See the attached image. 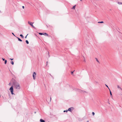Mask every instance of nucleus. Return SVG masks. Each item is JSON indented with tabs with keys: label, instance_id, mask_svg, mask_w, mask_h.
I'll return each instance as SVG.
<instances>
[{
	"label": "nucleus",
	"instance_id": "nucleus-1",
	"mask_svg": "<svg viewBox=\"0 0 122 122\" xmlns=\"http://www.w3.org/2000/svg\"><path fill=\"white\" fill-rule=\"evenodd\" d=\"M14 87L16 89H20V84L18 83H15L14 84Z\"/></svg>",
	"mask_w": 122,
	"mask_h": 122
},
{
	"label": "nucleus",
	"instance_id": "nucleus-2",
	"mask_svg": "<svg viewBox=\"0 0 122 122\" xmlns=\"http://www.w3.org/2000/svg\"><path fill=\"white\" fill-rule=\"evenodd\" d=\"M10 90L11 94H13V87L12 86L9 89Z\"/></svg>",
	"mask_w": 122,
	"mask_h": 122
},
{
	"label": "nucleus",
	"instance_id": "nucleus-3",
	"mask_svg": "<svg viewBox=\"0 0 122 122\" xmlns=\"http://www.w3.org/2000/svg\"><path fill=\"white\" fill-rule=\"evenodd\" d=\"M117 88L121 92H122V89L121 87L117 85Z\"/></svg>",
	"mask_w": 122,
	"mask_h": 122
},
{
	"label": "nucleus",
	"instance_id": "nucleus-4",
	"mask_svg": "<svg viewBox=\"0 0 122 122\" xmlns=\"http://www.w3.org/2000/svg\"><path fill=\"white\" fill-rule=\"evenodd\" d=\"M36 73L35 72H34L33 73V79L35 80L36 79Z\"/></svg>",
	"mask_w": 122,
	"mask_h": 122
},
{
	"label": "nucleus",
	"instance_id": "nucleus-5",
	"mask_svg": "<svg viewBox=\"0 0 122 122\" xmlns=\"http://www.w3.org/2000/svg\"><path fill=\"white\" fill-rule=\"evenodd\" d=\"M28 23L33 28H35V27L33 25L34 23H32L29 21L28 22Z\"/></svg>",
	"mask_w": 122,
	"mask_h": 122
},
{
	"label": "nucleus",
	"instance_id": "nucleus-6",
	"mask_svg": "<svg viewBox=\"0 0 122 122\" xmlns=\"http://www.w3.org/2000/svg\"><path fill=\"white\" fill-rule=\"evenodd\" d=\"M75 90L76 91H78V92H82V93H84V91H82V90H81L80 89H75Z\"/></svg>",
	"mask_w": 122,
	"mask_h": 122
},
{
	"label": "nucleus",
	"instance_id": "nucleus-7",
	"mask_svg": "<svg viewBox=\"0 0 122 122\" xmlns=\"http://www.w3.org/2000/svg\"><path fill=\"white\" fill-rule=\"evenodd\" d=\"M72 108V107H71V108H69L68 110H67V111H69L71 112V108Z\"/></svg>",
	"mask_w": 122,
	"mask_h": 122
},
{
	"label": "nucleus",
	"instance_id": "nucleus-8",
	"mask_svg": "<svg viewBox=\"0 0 122 122\" xmlns=\"http://www.w3.org/2000/svg\"><path fill=\"white\" fill-rule=\"evenodd\" d=\"M40 121L41 122H45V121L44 120L42 119H41L40 120Z\"/></svg>",
	"mask_w": 122,
	"mask_h": 122
},
{
	"label": "nucleus",
	"instance_id": "nucleus-9",
	"mask_svg": "<svg viewBox=\"0 0 122 122\" xmlns=\"http://www.w3.org/2000/svg\"><path fill=\"white\" fill-rule=\"evenodd\" d=\"M117 3L119 5H122V3L121 2H117Z\"/></svg>",
	"mask_w": 122,
	"mask_h": 122
},
{
	"label": "nucleus",
	"instance_id": "nucleus-10",
	"mask_svg": "<svg viewBox=\"0 0 122 122\" xmlns=\"http://www.w3.org/2000/svg\"><path fill=\"white\" fill-rule=\"evenodd\" d=\"M17 38H18L19 41H22V40L21 39H20V38H18V37H17Z\"/></svg>",
	"mask_w": 122,
	"mask_h": 122
},
{
	"label": "nucleus",
	"instance_id": "nucleus-11",
	"mask_svg": "<svg viewBox=\"0 0 122 122\" xmlns=\"http://www.w3.org/2000/svg\"><path fill=\"white\" fill-rule=\"evenodd\" d=\"M43 35H46L47 36H48V34L45 33H43Z\"/></svg>",
	"mask_w": 122,
	"mask_h": 122
},
{
	"label": "nucleus",
	"instance_id": "nucleus-12",
	"mask_svg": "<svg viewBox=\"0 0 122 122\" xmlns=\"http://www.w3.org/2000/svg\"><path fill=\"white\" fill-rule=\"evenodd\" d=\"M20 36L22 38H24V36L22 34H20Z\"/></svg>",
	"mask_w": 122,
	"mask_h": 122
},
{
	"label": "nucleus",
	"instance_id": "nucleus-13",
	"mask_svg": "<svg viewBox=\"0 0 122 122\" xmlns=\"http://www.w3.org/2000/svg\"><path fill=\"white\" fill-rule=\"evenodd\" d=\"M39 34L40 35H43V33H39Z\"/></svg>",
	"mask_w": 122,
	"mask_h": 122
},
{
	"label": "nucleus",
	"instance_id": "nucleus-14",
	"mask_svg": "<svg viewBox=\"0 0 122 122\" xmlns=\"http://www.w3.org/2000/svg\"><path fill=\"white\" fill-rule=\"evenodd\" d=\"M75 71V70H74L73 71H71V74L72 75H73V72H74V71Z\"/></svg>",
	"mask_w": 122,
	"mask_h": 122
},
{
	"label": "nucleus",
	"instance_id": "nucleus-15",
	"mask_svg": "<svg viewBox=\"0 0 122 122\" xmlns=\"http://www.w3.org/2000/svg\"><path fill=\"white\" fill-rule=\"evenodd\" d=\"M98 23H103V21H100V22H98Z\"/></svg>",
	"mask_w": 122,
	"mask_h": 122
},
{
	"label": "nucleus",
	"instance_id": "nucleus-16",
	"mask_svg": "<svg viewBox=\"0 0 122 122\" xmlns=\"http://www.w3.org/2000/svg\"><path fill=\"white\" fill-rule=\"evenodd\" d=\"M25 42L27 44H29V42L28 41V40H26L25 41Z\"/></svg>",
	"mask_w": 122,
	"mask_h": 122
},
{
	"label": "nucleus",
	"instance_id": "nucleus-17",
	"mask_svg": "<svg viewBox=\"0 0 122 122\" xmlns=\"http://www.w3.org/2000/svg\"><path fill=\"white\" fill-rule=\"evenodd\" d=\"M11 63L12 65H13L14 64V63L13 62V61H11Z\"/></svg>",
	"mask_w": 122,
	"mask_h": 122
},
{
	"label": "nucleus",
	"instance_id": "nucleus-18",
	"mask_svg": "<svg viewBox=\"0 0 122 122\" xmlns=\"http://www.w3.org/2000/svg\"><path fill=\"white\" fill-rule=\"evenodd\" d=\"M7 62V61L6 60H5V64H6V63Z\"/></svg>",
	"mask_w": 122,
	"mask_h": 122
},
{
	"label": "nucleus",
	"instance_id": "nucleus-19",
	"mask_svg": "<svg viewBox=\"0 0 122 122\" xmlns=\"http://www.w3.org/2000/svg\"><path fill=\"white\" fill-rule=\"evenodd\" d=\"M76 5H75L74 6H73V7L72 8V9H75V6H76Z\"/></svg>",
	"mask_w": 122,
	"mask_h": 122
},
{
	"label": "nucleus",
	"instance_id": "nucleus-20",
	"mask_svg": "<svg viewBox=\"0 0 122 122\" xmlns=\"http://www.w3.org/2000/svg\"><path fill=\"white\" fill-rule=\"evenodd\" d=\"M110 95L112 96V92H111V91L110 90Z\"/></svg>",
	"mask_w": 122,
	"mask_h": 122
},
{
	"label": "nucleus",
	"instance_id": "nucleus-21",
	"mask_svg": "<svg viewBox=\"0 0 122 122\" xmlns=\"http://www.w3.org/2000/svg\"><path fill=\"white\" fill-rule=\"evenodd\" d=\"M96 59L97 61L98 62H99V61H98V59L97 58H96Z\"/></svg>",
	"mask_w": 122,
	"mask_h": 122
},
{
	"label": "nucleus",
	"instance_id": "nucleus-22",
	"mask_svg": "<svg viewBox=\"0 0 122 122\" xmlns=\"http://www.w3.org/2000/svg\"><path fill=\"white\" fill-rule=\"evenodd\" d=\"M105 85L107 87V88H108L109 89V91H110V89H109V88L108 87V86L107 85H106V84H105Z\"/></svg>",
	"mask_w": 122,
	"mask_h": 122
},
{
	"label": "nucleus",
	"instance_id": "nucleus-23",
	"mask_svg": "<svg viewBox=\"0 0 122 122\" xmlns=\"http://www.w3.org/2000/svg\"><path fill=\"white\" fill-rule=\"evenodd\" d=\"M92 114L93 116H94L95 115V113L94 112H92Z\"/></svg>",
	"mask_w": 122,
	"mask_h": 122
},
{
	"label": "nucleus",
	"instance_id": "nucleus-24",
	"mask_svg": "<svg viewBox=\"0 0 122 122\" xmlns=\"http://www.w3.org/2000/svg\"><path fill=\"white\" fill-rule=\"evenodd\" d=\"M67 110H66V111L64 110V111L63 112H67Z\"/></svg>",
	"mask_w": 122,
	"mask_h": 122
},
{
	"label": "nucleus",
	"instance_id": "nucleus-25",
	"mask_svg": "<svg viewBox=\"0 0 122 122\" xmlns=\"http://www.w3.org/2000/svg\"><path fill=\"white\" fill-rule=\"evenodd\" d=\"M2 59L3 60V61H4L5 60V59L4 58H2Z\"/></svg>",
	"mask_w": 122,
	"mask_h": 122
},
{
	"label": "nucleus",
	"instance_id": "nucleus-26",
	"mask_svg": "<svg viewBox=\"0 0 122 122\" xmlns=\"http://www.w3.org/2000/svg\"><path fill=\"white\" fill-rule=\"evenodd\" d=\"M12 34L14 36H15V35H14V33H12Z\"/></svg>",
	"mask_w": 122,
	"mask_h": 122
},
{
	"label": "nucleus",
	"instance_id": "nucleus-27",
	"mask_svg": "<svg viewBox=\"0 0 122 122\" xmlns=\"http://www.w3.org/2000/svg\"><path fill=\"white\" fill-rule=\"evenodd\" d=\"M22 7L23 8V9L24 8V6H22Z\"/></svg>",
	"mask_w": 122,
	"mask_h": 122
},
{
	"label": "nucleus",
	"instance_id": "nucleus-28",
	"mask_svg": "<svg viewBox=\"0 0 122 122\" xmlns=\"http://www.w3.org/2000/svg\"><path fill=\"white\" fill-rule=\"evenodd\" d=\"M10 59L11 60H13V59L10 58Z\"/></svg>",
	"mask_w": 122,
	"mask_h": 122
},
{
	"label": "nucleus",
	"instance_id": "nucleus-29",
	"mask_svg": "<svg viewBox=\"0 0 122 122\" xmlns=\"http://www.w3.org/2000/svg\"><path fill=\"white\" fill-rule=\"evenodd\" d=\"M28 35V34H27V35L25 36V38H26L27 37V36Z\"/></svg>",
	"mask_w": 122,
	"mask_h": 122
},
{
	"label": "nucleus",
	"instance_id": "nucleus-30",
	"mask_svg": "<svg viewBox=\"0 0 122 122\" xmlns=\"http://www.w3.org/2000/svg\"><path fill=\"white\" fill-rule=\"evenodd\" d=\"M87 122H89V121H87Z\"/></svg>",
	"mask_w": 122,
	"mask_h": 122
},
{
	"label": "nucleus",
	"instance_id": "nucleus-31",
	"mask_svg": "<svg viewBox=\"0 0 122 122\" xmlns=\"http://www.w3.org/2000/svg\"><path fill=\"white\" fill-rule=\"evenodd\" d=\"M46 64H48V62L47 61L46 62Z\"/></svg>",
	"mask_w": 122,
	"mask_h": 122
},
{
	"label": "nucleus",
	"instance_id": "nucleus-32",
	"mask_svg": "<svg viewBox=\"0 0 122 122\" xmlns=\"http://www.w3.org/2000/svg\"><path fill=\"white\" fill-rule=\"evenodd\" d=\"M121 95H122V94H121Z\"/></svg>",
	"mask_w": 122,
	"mask_h": 122
},
{
	"label": "nucleus",
	"instance_id": "nucleus-33",
	"mask_svg": "<svg viewBox=\"0 0 122 122\" xmlns=\"http://www.w3.org/2000/svg\"><path fill=\"white\" fill-rule=\"evenodd\" d=\"M80 0L81 1V0Z\"/></svg>",
	"mask_w": 122,
	"mask_h": 122
}]
</instances>
